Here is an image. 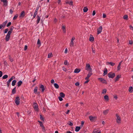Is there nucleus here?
Segmentation results:
<instances>
[{
	"instance_id": "nucleus-52",
	"label": "nucleus",
	"mask_w": 133,
	"mask_h": 133,
	"mask_svg": "<svg viewBox=\"0 0 133 133\" xmlns=\"http://www.w3.org/2000/svg\"><path fill=\"white\" fill-rule=\"evenodd\" d=\"M132 88H133V87H132L130 86L129 87V91H130Z\"/></svg>"
},
{
	"instance_id": "nucleus-44",
	"label": "nucleus",
	"mask_w": 133,
	"mask_h": 133,
	"mask_svg": "<svg viewBox=\"0 0 133 133\" xmlns=\"http://www.w3.org/2000/svg\"><path fill=\"white\" fill-rule=\"evenodd\" d=\"M40 119L42 121H44V118L41 115H40Z\"/></svg>"
},
{
	"instance_id": "nucleus-2",
	"label": "nucleus",
	"mask_w": 133,
	"mask_h": 133,
	"mask_svg": "<svg viewBox=\"0 0 133 133\" xmlns=\"http://www.w3.org/2000/svg\"><path fill=\"white\" fill-rule=\"evenodd\" d=\"M15 78V77L14 76H12L11 77L7 82V86L9 87L10 85V83L11 81L13 79Z\"/></svg>"
},
{
	"instance_id": "nucleus-64",
	"label": "nucleus",
	"mask_w": 133,
	"mask_h": 133,
	"mask_svg": "<svg viewBox=\"0 0 133 133\" xmlns=\"http://www.w3.org/2000/svg\"><path fill=\"white\" fill-rule=\"evenodd\" d=\"M51 83L52 84H53L54 83V81L53 79H52L51 81Z\"/></svg>"
},
{
	"instance_id": "nucleus-38",
	"label": "nucleus",
	"mask_w": 133,
	"mask_h": 133,
	"mask_svg": "<svg viewBox=\"0 0 133 133\" xmlns=\"http://www.w3.org/2000/svg\"><path fill=\"white\" fill-rule=\"evenodd\" d=\"M68 124L71 126H72L73 125V123H72L70 121H69L68 122Z\"/></svg>"
},
{
	"instance_id": "nucleus-59",
	"label": "nucleus",
	"mask_w": 133,
	"mask_h": 133,
	"mask_svg": "<svg viewBox=\"0 0 133 133\" xmlns=\"http://www.w3.org/2000/svg\"><path fill=\"white\" fill-rule=\"evenodd\" d=\"M10 12L11 14H12L13 12V11L12 9H10Z\"/></svg>"
},
{
	"instance_id": "nucleus-8",
	"label": "nucleus",
	"mask_w": 133,
	"mask_h": 133,
	"mask_svg": "<svg viewBox=\"0 0 133 133\" xmlns=\"http://www.w3.org/2000/svg\"><path fill=\"white\" fill-rule=\"evenodd\" d=\"M98 79L100 81L103 83H104L105 84H107V82L103 78H98Z\"/></svg>"
},
{
	"instance_id": "nucleus-32",
	"label": "nucleus",
	"mask_w": 133,
	"mask_h": 133,
	"mask_svg": "<svg viewBox=\"0 0 133 133\" xmlns=\"http://www.w3.org/2000/svg\"><path fill=\"white\" fill-rule=\"evenodd\" d=\"M109 111V110L108 109H107L105 110H104L103 111V113L104 115H106L107 114Z\"/></svg>"
},
{
	"instance_id": "nucleus-22",
	"label": "nucleus",
	"mask_w": 133,
	"mask_h": 133,
	"mask_svg": "<svg viewBox=\"0 0 133 133\" xmlns=\"http://www.w3.org/2000/svg\"><path fill=\"white\" fill-rule=\"evenodd\" d=\"M7 22H8L7 20H6L4 22H3L2 23V25L3 26V28H4L5 27V26L6 25V24L7 23Z\"/></svg>"
},
{
	"instance_id": "nucleus-9",
	"label": "nucleus",
	"mask_w": 133,
	"mask_h": 133,
	"mask_svg": "<svg viewBox=\"0 0 133 133\" xmlns=\"http://www.w3.org/2000/svg\"><path fill=\"white\" fill-rule=\"evenodd\" d=\"M116 116L117 118L116 119L117 122L118 123H121V119L119 116L117 114H116Z\"/></svg>"
},
{
	"instance_id": "nucleus-55",
	"label": "nucleus",
	"mask_w": 133,
	"mask_h": 133,
	"mask_svg": "<svg viewBox=\"0 0 133 133\" xmlns=\"http://www.w3.org/2000/svg\"><path fill=\"white\" fill-rule=\"evenodd\" d=\"M84 122L83 121H81V126L82 127L83 126V125L84 124Z\"/></svg>"
},
{
	"instance_id": "nucleus-4",
	"label": "nucleus",
	"mask_w": 133,
	"mask_h": 133,
	"mask_svg": "<svg viewBox=\"0 0 133 133\" xmlns=\"http://www.w3.org/2000/svg\"><path fill=\"white\" fill-rule=\"evenodd\" d=\"M108 75L109 78H113L115 77V74L114 73H112V72H110L108 74Z\"/></svg>"
},
{
	"instance_id": "nucleus-48",
	"label": "nucleus",
	"mask_w": 133,
	"mask_h": 133,
	"mask_svg": "<svg viewBox=\"0 0 133 133\" xmlns=\"http://www.w3.org/2000/svg\"><path fill=\"white\" fill-rule=\"evenodd\" d=\"M37 12H36V11H35V12L34 14V16H33V18H34L36 16L37 14Z\"/></svg>"
},
{
	"instance_id": "nucleus-37",
	"label": "nucleus",
	"mask_w": 133,
	"mask_h": 133,
	"mask_svg": "<svg viewBox=\"0 0 133 133\" xmlns=\"http://www.w3.org/2000/svg\"><path fill=\"white\" fill-rule=\"evenodd\" d=\"M18 14H17L16 15H15L13 18V20H14L16 19L17 17H18Z\"/></svg>"
},
{
	"instance_id": "nucleus-26",
	"label": "nucleus",
	"mask_w": 133,
	"mask_h": 133,
	"mask_svg": "<svg viewBox=\"0 0 133 133\" xmlns=\"http://www.w3.org/2000/svg\"><path fill=\"white\" fill-rule=\"evenodd\" d=\"M38 89V87H35V88L34 90V92L35 94H36L37 92Z\"/></svg>"
},
{
	"instance_id": "nucleus-33",
	"label": "nucleus",
	"mask_w": 133,
	"mask_h": 133,
	"mask_svg": "<svg viewBox=\"0 0 133 133\" xmlns=\"http://www.w3.org/2000/svg\"><path fill=\"white\" fill-rule=\"evenodd\" d=\"M83 11L84 12H86L88 10V8L87 7H84L83 9Z\"/></svg>"
},
{
	"instance_id": "nucleus-49",
	"label": "nucleus",
	"mask_w": 133,
	"mask_h": 133,
	"mask_svg": "<svg viewBox=\"0 0 133 133\" xmlns=\"http://www.w3.org/2000/svg\"><path fill=\"white\" fill-rule=\"evenodd\" d=\"M75 85L76 86H79V83L78 82H76L75 83Z\"/></svg>"
},
{
	"instance_id": "nucleus-15",
	"label": "nucleus",
	"mask_w": 133,
	"mask_h": 133,
	"mask_svg": "<svg viewBox=\"0 0 133 133\" xmlns=\"http://www.w3.org/2000/svg\"><path fill=\"white\" fill-rule=\"evenodd\" d=\"M106 63L107 64H108L112 66H114L115 64V63L111 62H107Z\"/></svg>"
},
{
	"instance_id": "nucleus-40",
	"label": "nucleus",
	"mask_w": 133,
	"mask_h": 133,
	"mask_svg": "<svg viewBox=\"0 0 133 133\" xmlns=\"http://www.w3.org/2000/svg\"><path fill=\"white\" fill-rule=\"evenodd\" d=\"M37 44H38L39 45V46H40L41 45V43L39 39H38L37 42Z\"/></svg>"
},
{
	"instance_id": "nucleus-34",
	"label": "nucleus",
	"mask_w": 133,
	"mask_h": 133,
	"mask_svg": "<svg viewBox=\"0 0 133 133\" xmlns=\"http://www.w3.org/2000/svg\"><path fill=\"white\" fill-rule=\"evenodd\" d=\"M54 86L55 87L56 89H58L59 88V86L58 84L56 83H55L54 84Z\"/></svg>"
},
{
	"instance_id": "nucleus-10",
	"label": "nucleus",
	"mask_w": 133,
	"mask_h": 133,
	"mask_svg": "<svg viewBox=\"0 0 133 133\" xmlns=\"http://www.w3.org/2000/svg\"><path fill=\"white\" fill-rule=\"evenodd\" d=\"M102 26H100L99 28H98L97 29V34L98 35L102 31Z\"/></svg>"
},
{
	"instance_id": "nucleus-62",
	"label": "nucleus",
	"mask_w": 133,
	"mask_h": 133,
	"mask_svg": "<svg viewBox=\"0 0 133 133\" xmlns=\"http://www.w3.org/2000/svg\"><path fill=\"white\" fill-rule=\"evenodd\" d=\"M106 17V15L105 14H103V18H105Z\"/></svg>"
},
{
	"instance_id": "nucleus-6",
	"label": "nucleus",
	"mask_w": 133,
	"mask_h": 133,
	"mask_svg": "<svg viewBox=\"0 0 133 133\" xmlns=\"http://www.w3.org/2000/svg\"><path fill=\"white\" fill-rule=\"evenodd\" d=\"M10 32H8L7 33V34L6 35L5 37V40L7 42L8 41L10 38V36L11 34L10 33Z\"/></svg>"
},
{
	"instance_id": "nucleus-5",
	"label": "nucleus",
	"mask_w": 133,
	"mask_h": 133,
	"mask_svg": "<svg viewBox=\"0 0 133 133\" xmlns=\"http://www.w3.org/2000/svg\"><path fill=\"white\" fill-rule=\"evenodd\" d=\"M34 108V110L37 111H38V105L37 103H34L33 104Z\"/></svg>"
},
{
	"instance_id": "nucleus-63",
	"label": "nucleus",
	"mask_w": 133,
	"mask_h": 133,
	"mask_svg": "<svg viewBox=\"0 0 133 133\" xmlns=\"http://www.w3.org/2000/svg\"><path fill=\"white\" fill-rule=\"evenodd\" d=\"M9 59L11 62H12L13 61V59L12 58H9Z\"/></svg>"
},
{
	"instance_id": "nucleus-35",
	"label": "nucleus",
	"mask_w": 133,
	"mask_h": 133,
	"mask_svg": "<svg viewBox=\"0 0 133 133\" xmlns=\"http://www.w3.org/2000/svg\"><path fill=\"white\" fill-rule=\"evenodd\" d=\"M128 16L127 15H125L123 16V18L125 20L128 19Z\"/></svg>"
},
{
	"instance_id": "nucleus-46",
	"label": "nucleus",
	"mask_w": 133,
	"mask_h": 133,
	"mask_svg": "<svg viewBox=\"0 0 133 133\" xmlns=\"http://www.w3.org/2000/svg\"><path fill=\"white\" fill-rule=\"evenodd\" d=\"M9 29L8 28L5 29L4 32V34L6 33L8 31Z\"/></svg>"
},
{
	"instance_id": "nucleus-16",
	"label": "nucleus",
	"mask_w": 133,
	"mask_h": 133,
	"mask_svg": "<svg viewBox=\"0 0 133 133\" xmlns=\"http://www.w3.org/2000/svg\"><path fill=\"white\" fill-rule=\"evenodd\" d=\"M122 62V61H121L119 63L118 66H117V70H120L121 68V64Z\"/></svg>"
},
{
	"instance_id": "nucleus-42",
	"label": "nucleus",
	"mask_w": 133,
	"mask_h": 133,
	"mask_svg": "<svg viewBox=\"0 0 133 133\" xmlns=\"http://www.w3.org/2000/svg\"><path fill=\"white\" fill-rule=\"evenodd\" d=\"M52 57V53H50L48 54V58H50Z\"/></svg>"
},
{
	"instance_id": "nucleus-11",
	"label": "nucleus",
	"mask_w": 133,
	"mask_h": 133,
	"mask_svg": "<svg viewBox=\"0 0 133 133\" xmlns=\"http://www.w3.org/2000/svg\"><path fill=\"white\" fill-rule=\"evenodd\" d=\"M1 1L3 3V6H6L7 5L8 2L7 0H1Z\"/></svg>"
},
{
	"instance_id": "nucleus-36",
	"label": "nucleus",
	"mask_w": 133,
	"mask_h": 133,
	"mask_svg": "<svg viewBox=\"0 0 133 133\" xmlns=\"http://www.w3.org/2000/svg\"><path fill=\"white\" fill-rule=\"evenodd\" d=\"M107 92V89H104L102 91V93L103 94H105Z\"/></svg>"
},
{
	"instance_id": "nucleus-18",
	"label": "nucleus",
	"mask_w": 133,
	"mask_h": 133,
	"mask_svg": "<svg viewBox=\"0 0 133 133\" xmlns=\"http://www.w3.org/2000/svg\"><path fill=\"white\" fill-rule=\"evenodd\" d=\"M80 69L76 68L74 72L75 73H77L80 72Z\"/></svg>"
},
{
	"instance_id": "nucleus-39",
	"label": "nucleus",
	"mask_w": 133,
	"mask_h": 133,
	"mask_svg": "<svg viewBox=\"0 0 133 133\" xmlns=\"http://www.w3.org/2000/svg\"><path fill=\"white\" fill-rule=\"evenodd\" d=\"M8 76L7 75H5L3 76L2 77V78L3 79H5L8 77Z\"/></svg>"
},
{
	"instance_id": "nucleus-7",
	"label": "nucleus",
	"mask_w": 133,
	"mask_h": 133,
	"mask_svg": "<svg viewBox=\"0 0 133 133\" xmlns=\"http://www.w3.org/2000/svg\"><path fill=\"white\" fill-rule=\"evenodd\" d=\"M89 118L91 121L93 122L95 121L97 117L95 116L93 117L92 116H89Z\"/></svg>"
},
{
	"instance_id": "nucleus-12",
	"label": "nucleus",
	"mask_w": 133,
	"mask_h": 133,
	"mask_svg": "<svg viewBox=\"0 0 133 133\" xmlns=\"http://www.w3.org/2000/svg\"><path fill=\"white\" fill-rule=\"evenodd\" d=\"M40 88L41 89L42 92H43L45 90L44 87V85L42 84H41L39 86Z\"/></svg>"
},
{
	"instance_id": "nucleus-30",
	"label": "nucleus",
	"mask_w": 133,
	"mask_h": 133,
	"mask_svg": "<svg viewBox=\"0 0 133 133\" xmlns=\"http://www.w3.org/2000/svg\"><path fill=\"white\" fill-rule=\"evenodd\" d=\"M121 77L120 76H119V75H118L115 78V82H116Z\"/></svg>"
},
{
	"instance_id": "nucleus-28",
	"label": "nucleus",
	"mask_w": 133,
	"mask_h": 133,
	"mask_svg": "<svg viewBox=\"0 0 133 133\" xmlns=\"http://www.w3.org/2000/svg\"><path fill=\"white\" fill-rule=\"evenodd\" d=\"M105 100L106 101H108L109 100L108 96L107 95H105L104 96Z\"/></svg>"
},
{
	"instance_id": "nucleus-27",
	"label": "nucleus",
	"mask_w": 133,
	"mask_h": 133,
	"mask_svg": "<svg viewBox=\"0 0 133 133\" xmlns=\"http://www.w3.org/2000/svg\"><path fill=\"white\" fill-rule=\"evenodd\" d=\"M16 87H15L12 90V94H14L16 92Z\"/></svg>"
},
{
	"instance_id": "nucleus-58",
	"label": "nucleus",
	"mask_w": 133,
	"mask_h": 133,
	"mask_svg": "<svg viewBox=\"0 0 133 133\" xmlns=\"http://www.w3.org/2000/svg\"><path fill=\"white\" fill-rule=\"evenodd\" d=\"M130 29L132 30H133V26H132V25H130Z\"/></svg>"
},
{
	"instance_id": "nucleus-23",
	"label": "nucleus",
	"mask_w": 133,
	"mask_h": 133,
	"mask_svg": "<svg viewBox=\"0 0 133 133\" xmlns=\"http://www.w3.org/2000/svg\"><path fill=\"white\" fill-rule=\"evenodd\" d=\"M81 129L80 127L77 126L76 127L75 131L76 132H78Z\"/></svg>"
},
{
	"instance_id": "nucleus-17",
	"label": "nucleus",
	"mask_w": 133,
	"mask_h": 133,
	"mask_svg": "<svg viewBox=\"0 0 133 133\" xmlns=\"http://www.w3.org/2000/svg\"><path fill=\"white\" fill-rule=\"evenodd\" d=\"M23 82L22 81H18L17 83V86L18 87H20L22 84Z\"/></svg>"
},
{
	"instance_id": "nucleus-21",
	"label": "nucleus",
	"mask_w": 133,
	"mask_h": 133,
	"mask_svg": "<svg viewBox=\"0 0 133 133\" xmlns=\"http://www.w3.org/2000/svg\"><path fill=\"white\" fill-rule=\"evenodd\" d=\"M60 96L62 98H64L65 96V94L61 92L59 94Z\"/></svg>"
},
{
	"instance_id": "nucleus-47",
	"label": "nucleus",
	"mask_w": 133,
	"mask_h": 133,
	"mask_svg": "<svg viewBox=\"0 0 133 133\" xmlns=\"http://www.w3.org/2000/svg\"><path fill=\"white\" fill-rule=\"evenodd\" d=\"M74 45V43L73 41H71L70 43V46H73Z\"/></svg>"
},
{
	"instance_id": "nucleus-25",
	"label": "nucleus",
	"mask_w": 133,
	"mask_h": 133,
	"mask_svg": "<svg viewBox=\"0 0 133 133\" xmlns=\"http://www.w3.org/2000/svg\"><path fill=\"white\" fill-rule=\"evenodd\" d=\"M17 81L15 80H14L12 81L11 85L12 86H14L16 84V82Z\"/></svg>"
},
{
	"instance_id": "nucleus-13",
	"label": "nucleus",
	"mask_w": 133,
	"mask_h": 133,
	"mask_svg": "<svg viewBox=\"0 0 133 133\" xmlns=\"http://www.w3.org/2000/svg\"><path fill=\"white\" fill-rule=\"evenodd\" d=\"M25 15V12L24 11H22L20 14L19 17H23Z\"/></svg>"
},
{
	"instance_id": "nucleus-54",
	"label": "nucleus",
	"mask_w": 133,
	"mask_h": 133,
	"mask_svg": "<svg viewBox=\"0 0 133 133\" xmlns=\"http://www.w3.org/2000/svg\"><path fill=\"white\" fill-rule=\"evenodd\" d=\"M91 48L93 53H95V50L94 49V48L93 47H92Z\"/></svg>"
},
{
	"instance_id": "nucleus-43",
	"label": "nucleus",
	"mask_w": 133,
	"mask_h": 133,
	"mask_svg": "<svg viewBox=\"0 0 133 133\" xmlns=\"http://www.w3.org/2000/svg\"><path fill=\"white\" fill-rule=\"evenodd\" d=\"M64 64L65 65H68L69 64V63L68 62V61L67 60H65L64 61Z\"/></svg>"
},
{
	"instance_id": "nucleus-29",
	"label": "nucleus",
	"mask_w": 133,
	"mask_h": 133,
	"mask_svg": "<svg viewBox=\"0 0 133 133\" xmlns=\"http://www.w3.org/2000/svg\"><path fill=\"white\" fill-rule=\"evenodd\" d=\"M37 24H38L40 20V18L39 16L38 15H37Z\"/></svg>"
},
{
	"instance_id": "nucleus-20",
	"label": "nucleus",
	"mask_w": 133,
	"mask_h": 133,
	"mask_svg": "<svg viewBox=\"0 0 133 133\" xmlns=\"http://www.w3.org/2000/svg\"><path fill=\"white\" fill-rule=\"evenodd\" d=\"M104 73L103 74V76H104L106 75L107 73V70L106 68H105L104 69Z\"/></svg>"
},
{
	"instance_id": "nucleus-56",
	"label": "nucleus",
	"mask_w": 133,
	"mask_h": 133,
	"mask_svg": "<svg viewBox=\"0 0 133 133\" xmlns=\"http://www.w3.org/2000/svg\"><path fill=\"white\" fill-rule=\"evenodd\" d=\"M62 29H65V26L64 25H62Z\"/></svg>"
},
{
	"instance_id": "nucleus-50",
	"label": "nucleus",
	"mask_w": 133,
	"mask_h": 133,
	"mask_svg": "<svg viewBox=\"0 0 133 133\" xmlns=\"http://www.w3.org/2000/svg\"><path fill=\"white\" fill-rule=\"evenodd\" d=\"M62 97L59 96L58 97V99L60 101H62L63 100V99L62 98Z\"/></svg>"
},
{
	"instance_id": "nucleus-51",
	"label": "nucleus",
	"mask_w": 133,
	"mask_h": 133,
	"mask_svg": "<svg viewBox=\"0 0 133 133\" xmlns=\"http://www.w3.org/2000/svg\"><path fill=\"white\" fill-rule=\"evenodd\" d=\"M11 24V22H9L7 25V27L9 26Z\"/></svg>"
},
{
	"instance_id": "nucleus-53",
	"label": "nucleus",
	"mask_w": 133,
	"mask_h": 133,
	"mask_svg": "<svg viewBox=\"0 0 133 133\" xmlns=\"http://www.w3.org/2000/svg\"><path fill=\"white\" fill-rule=\"evenodd\" d=\"M96 14V11L95 10H94L92 12V15L93 16H94Z\"/></svg>"
},
{
	"instance_id": "nucleus-19",
	"label": "nucleus",
	"mask_w": 133,
	"mask_h": 133,
	"mask_svg": "<svg viewBox=\"0 0 133 133\" xmlns=\"http://www.w3.org/2000/svg\"><path fill=\"white\" fill-rule=\"evenodd\" d=\"M89 72L87 74V76L88 77H90L92 75V71H88Z\"/></svg>"
},
{
	"instance_id": "nucleus-3",
	"label": "nucleus",
	"mask_w": 133,
	"mask_h": 133,
	"mask_svg": "<svg viewBox=\"0 0 133 133\" xmlns=\"http://www.w3.org/2000/svg\"><path fill=\"white\" fill-rule=\"evenodd\" d=\"M20 99L19 96H17L16 97L15 103L17 105H18L20 104Z\"/></svg>"
},
{
	"instance_id": "nucleus-31",
	"label": "nucleus",
	"mask_w": 133,
	"mask_h": 133,
	"mask_svg": "<svg viewBox=\"0 0 133 133\" xmlns=\"http://www.w3.org/2000/svg\"><path fill=\"white\" fill-rule=\"evenodd\" d=\"M66 3L70 5H73V2L72 1H67L66 2Z\"/></svg>"
},
{
	"instance_id": "nucleus-41",
	"label": "nucleus",
	"mask_w": 133,
	"mask_h": 133,
	"mask_svg": "<svg viewBox=\"0 0 133 133\" xmlns=\"http://www.w3.org/2000/svg\"><path fill=\"white\" fill-rule=\"evenodd\" d=\"M40 126L42 128V129L43 130L45 129V128L43 124L42 123H40Z\"/></svg>"
},
{
	"instance_id": "nucleus-24",
	"label": "nucleus",
	"mask_w": 133,
	"mask_h": 133,
	"mask_svg": "<svg viewBox=\"0 0 133 133\" xmlns=\"http://www.w3.org/2000/svg\"><path fill=\"white\" fill-rule=\"evenodd\" d=\"M14 27L13 26H11L10 28V30L8 31V32H10V34H11L12 32L13 29H14Z\"/></svg>"
},
{
	"instance_id": "nucleus-57",
	"label": "nucleus",
	"mask_w": 133,
	"mask_h": 133,
	"mask_svg": "<svg viewBox=\"0 0 133 133\" xmlns=\"http://www.w3.org/2000/svg\"><path fill=\"white\" fill-rule=\"evenodd\" d=\"M27 48H28L27 46L26 45H25V46L24 48V50H26L27 49Z\"/></svg>"
},
{
	"instance_id": "nucleus-61",
	"label": "nucleus",
	"mask_w": 133,
	"mask_h": 133,
	"mask_svg": "<svg viewBox=\"0 0 133 133\" xmlns=\"http://www.w3.org/2000/svg\"><path fill=\"white\" fill-rule=\"evenodd\" d=\"M63 70L64 71H66V68H64V67H62Z\"/></svg>"
},
{
	"instance_id": "nucleus-60",
	"label": "nucleus",
	"mask_w": 133,
	"mask_h": 133,
	"mask_svg": "<svg viewBox=\"0 0 133 133\" xmlns=\"http://www.w3.org/2000/svg\"><path fill=\"white\" fill-rule=\"evenodd\" d=\"M3 75V73L1 71H0V77H1Z\"/></svg>"
},
{
	"instance_id": "nucleus-45",
	"label": "nucleus",
	"mask_w": 133,
	"mask_h": 133,
	"mask_svg": "<svg viewBox=\"0 0 133 133\" xmlns=\"http://www.w3.org/2000/svg\"><path fill=\"white\" fill-rule=\"evenodd\" d=\"M39 7H40L39 5V6L38 5L37 7V8H36V9L35 11H36V12H37L38 11L39 9Z\"/></svg>"
},
{
	"instance_id": "nucleus-14",
	"label": "nucleus",
	"mask_w": 133,
	"mask_h": 133,
	"mask_svg": "<svg viewBox=\"0 0 133 133\" xmlns=\"http://www.w3.org/2000/svg\"><path fill=\"white\" fill-rule=\"evenodd\" d=\"M90 37L89 38V41L91 42H92L94 40V38L91 35H90Z\"/></svg>"
},
{
	"instance_id": "nucleus-1",
	"label": "nucleus",
	"mask_w": 133,
	"mask_h": 133,
	"mask_svg": "<svg viewBox=\"0 0 133 133\" xmlns=\"http://www.w3.org/2000/svg\"><path fill=\"white\" fill-rule=\"evenodd\" d=\"M85 70L91 72V71H92V69L89 64H87L85 67Z\"/></svg>"
}]
</instances>
